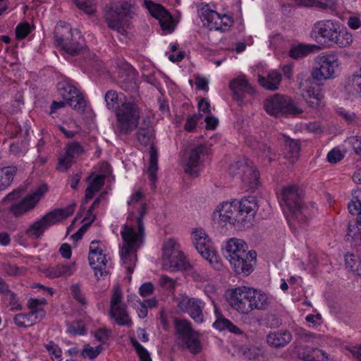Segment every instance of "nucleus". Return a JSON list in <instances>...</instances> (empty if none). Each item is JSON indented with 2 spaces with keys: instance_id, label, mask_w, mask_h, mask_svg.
Listing matches in <instances>:
<instances>
[{
  "instance_id": "nucleus-1",
  "label": "nucleus",
  "mask_w": 361,
  "mask_h": 361,
  "mask_svg": "<svg viewBox=\"0 0 361 361\" xmlns=\"http://www.w3.org/2000/svg\"><path fill=\"white\" fill-rule=\"evenodd\" d=\"M143 196L141 191H137L130 197L128 202L131 207L128 216L129 224H124L121 231L123 241L121 247V258L129 274L134 271L137 262V252L145 240L143 217L146 214V204L141 202Z\"/></svg>"
},
{
  "instance_id": "nucleus-2",
  "label": "nucleus",
  "mask_w": 361,
  "mask_h": 361,
  "mask_svg": "<svg viewBox=\"0 0 361 361\" xmlns=\"http://www.w3.org/2000/svg\"><path fill=\"white\" fill-rule=\"evenodd\" d=\"M311 37L317 42H326L346 47L353 42V35L339 22L324 20L317 22L311 32Z\"/></svg>"
},
{
  "instance_id": "nucleus-3",
  "label": "nucleus",
  "mask_w": 361,
  "mask_h": 361,
  "mask_svg": "<svg viewBox=\"0 0 361 361\" xmlns=\"http://www.w3.org/2000/svg\"><path fill=\"white\" fill-rule=\"evenodd\" d=\"M137 97V95L125 97L124 101L116 107L114 133L118 136L129 135L137 128L141 113Z\"/></svg>"
},
{
  "instance_id": "nucleus-4",
  "label": "nucleus",
  "mask_w": 361,
  "mask_h": 361,
  "mask_svg": "<svg viewBox=\"0 0 361 361\" xmlns=\"http://www.w3.org/2000/svg\"><path fill=\"white\" fill-rule=\"evenodd\" d=\"M54 39L58 45L71 55L78 54L84 47V39L80 32L72 30L68 24L61 22L54 30Z\"/></svg>"
},
{
  "instance_id": "nucleus-5",
  "label": "nucleus",
  "mask_w": 361,
  "mask_h": 361,
  "mask_svg": "<svg viewBox=\"0 0 361 361\" xmlns=\"http://www.w3.org/2000/svg\"><path fill=\"white\" fill-rule=\"evenodd\" d=\"M135 15V1L129 0L123 1L120 5L106 10L104 17L108 26L121 35L126 32L125 21L131 19Z\"/></svg>"
},
{
  "instance_id": "nucleus-6",
  "label": "nucleus",
  "mask_w": 361,
  "mask_h": 361,
  "mask_svg": "<svg viewBox=\"0 0 361 361\" xmlns=\"http://www.w3.org/2000/svg\"><path fill=\"white\" fill-rule=\"evenodd\" d=\"M163 269L171 271L189 270L192 268L180 250L179 245L172 238L164 242L162 247Z\"/></svg>"
},
{
  "instance_id": "nucleus-7",
  "label": "nucleus",
  "mask_w": 361,
  "mask_h": 361,
  "mask_svg": "<svg viewBox=\"0 0 361 361\" xmlns=\"http://www.w3.org/2000/svg\"><path fill=\"white\" fill-rule=\"evenodd\" d=\"M282 200L293 215L300 222H305L311 217L307 207L305 206L298 188L290 185L283 188Z\"/></svg>"
},
{
  "instance_id": "nucleus-8",
  "label": "nucleus",
  "mask_w": 361,
  "mask_h": 361,
  "mask_svg": "<svg viewBox=\"0 0 361 361\" xmlns=\"http://www.w3.org/2000/svg\"><path fill=\"white\" fill-rule=\"evenodd\" d=\"M74 209L70 206L66 209H57L49 212L39 220L32 224L27 234L34 238H39L49 226L73 214Z\"/></svg>"
},
{
  "instance_id": "nucleus-9",
  "label": "nucleus",
  "mask_w": 361,
  "mask_h": 361,
  "mask_svg": "<svg viewBox=\"0 0 361 361\" xmlns=\"http://www.w3.org/2000/svg\"><path fill=\"white\" fill-rule=\"evenodd\" d=\"M264 106L269 115L274 116H295L302 113V110L290 97L279 94L267 98Z\"/></svg>"
},
{
  "instance_id": "nucleus-10",
  "label": "nucleus",
  "mask_w": 361,
  "mask_h": 361,
  "mask_svg": "<svg viewBox=\"0 0 361 361\" xmlns=\"http://www.w3.org/2000/svg\"><path fill=\"white\" fill-rule=\"evenodd\" d=\"M175 329L179 338L183 342V347L192 354H198L202 348L199 339L200 334L194 331L191 323L186 319H176Z\"/></svg>"
},
{
  "instance_id": "nucleus-11",
  "label": "nucleus",
  "mask_w": 361,
  "mask_h": 361,
  "mask_svg": "<svg viewBox=\"0 0 361 361\" xmlns=\"http://www.w3.org/2000/svg\"><path fill=\"white\" fill-rule=\"evenodd\" d=\"M239 216L237 222V230L249 228L252 226L253 221L258 209V204L255 196L244 197L239 201Z\"/></svg>"
},
{
  "instance_id": "nucleus-12",
  "label": "nucleus",
  "mask_w": 361,
  "mask_h": 361,
  "mask_svg": "<svg viewBox=\"0 0 361 361\" xmlns=\"http://www.w3.org/2000/svg\"><path fill=\"white\" fill-rule=\"evenodd\" d=\"M228 301L239 313L248 314L252 312V288L241 286L232 289Z\"/></svg>"
},
{
  "instance_id": "nucleus-13",
  "label": "nucleus",
  "mask_w": 361,
  "mask_h": 361,
  "mask_svg": "<svg viewBox=\"0 0 361 361\" xmlns=\"http://www.w3.org/2000/svg\"><path fill=\"white\" fill-rule=\"evenodd\" d=\"M200 18L204 26L209 30H226L231 25L233 20L226 14H220L215 11L211 10L206 5L200 9Z\"/></svg>"
},
{
  "instance_id": "nucleus-14",
  "label": "nucleus",
  "mask_w": 361,
  "mask_h": 361,
  "mask_svg": "<svg viewBox=\"0 0 361 361\" xmlns=\"http://www.w3.org/2000/svg\"><path fill=\"white\" fill-rule=\"evenodd\" d=\"M122 296L121 290L116 287L110 301V314L118 324L130 326L132 321L128 314L126 305L122 302Z\"/></svg>"
},
{
  "instance_id": "nucleus-15",
  "label": "nucleus",
  "mask_w": 361,
  "mask_h": 361,
  "mask_svg": "<svg viewBox=\"0 0 361 361\" xmlns=\"http://www.w3.org/2000/svg\"><path fill=\"white\" fill-rule=\"evenodd\" d=\"M193 243L196 250L202 257L208 260L211 264L215 262V269H220L221 265L217 262L216 252L212 246V243L204 231L199 229L194 232Z\"/></svg>"
},
{
  "instance_id": "nucleus-16",
  "label": "nucleus",
  "mask_w": 361,
  "mask_h": 361,
  "mask_svg": "<svg viewBox=\"0 0 361 361\" xmlns=\"http://www.w3.org/2000/svg\"><path fill=\"white\" fill-rule=\"evenodd\" d=\"M176 300L177 305L181 311L188 313L197 324L203 322L204 315L202 310L204 307V303L201 300L189 298L183 294L180 295Z\"/></svg>"
},
{
  "instance_id": "nucleus-17",
  "label": "nucleus",
  "mask_w": 361,
  "mask_h": 361,
  "mask_svg": "<svg viewBox=\"0 0 361 361\" xmlns=\"http://www.w3.org/2000/svg\"><path fill=\"white\" fill-rule=\"evenodd\" d=\"M319 67L312 71L313 79L322 80L331 78L338 67V59L335 54H324L319 57Z\"/></svg>"
},
{
  "instance_id": "nucleus-18",
  "label": "nucleus",
  "mask_w": 361,
  "mask_h": 361,
  "mask_svg": "<svg viewBox=\"0 0 361 361\" xmlns=\"http://www.w3.org/2000/svg\"><path fill=\"white\" fill-rule=\"evenodd\" d=\"M144 5L152 16L157 18L162 30L171 32L173 30L171 14L160 4L150 0H144Z\"/></svg>"
},
{
  "instance_id": "nucleus-19",
  "label": "nucleus",
  "mask_w": 361,
  "mask_h": 361,
  "mask_svg": "<svg viewBox=\"0 0 361 361\" xmlns=\"http://www.w3.org/2000/svg\"><path fill=\"white\" fill-rule=\"evenodd\" d=\"M300 89L303 98L310 106L314 109H319L321 106L324 95L318 85H312L310 80H306L300 83Z\"/></svg>"
},
{
  "instance_id": "nucleus-20",
  "label": "nucleus",
  "mask_w": 361,
  "mask_h": 361,
  "mask_svg": "<svg viewBox=\"0 0 361 361\" xmlns=\"http://www.w3.org/2000/svg\"><path fill=\"white\" fill-rule=\"evenodd\" d=\"M239 201L233 200L231 202H223L218 206L216 212L219 213V218L221 221L232 224L237 229V222L239 216Z\"/></svg>"
},
{
  "instance_id": "nucleus-21",
  "label": "nucleus",
  "mask_w": 361,
  "mask_h": 361,
  "mask_svg": "<svg viewBox=\"0 0 361 361\" xmlns=\"http://www.w3.org/2000/svg\"><path fill=\"white\" fill-rule=\"evenodd\" d=\"M207 146L200 145L192 149L184 167L185 173L197 177L200 171V158L207 152Z\"/></svg>"
},
{
  "instance_id": "nucleus-22",
  "label": "nucleus",
  "mask_w": 361,
  "mask_h": 361,
  "mask_svg": "<svg viewBox=\"0 0 361 361\" xmlns=\"http://www.w3.org/2000/svg\"><path fill=\"white\" fill-rule=\"evenodd\" d=\"M248 247L242 239L231 238L228 240L225 247V257L230 264H235L238 262V257H245L248 252Z\"/></svg>"
},
{
  "instance_id": "nucleus-23",
  "label": "nucleus",
  "mask_w": 361,
  "mask_h": 361,
  "mask_svg": "<svg viewBox=\"0 0 361 361\" xmlns=\"http://www.w3.org/2000/svg\"><path fill=\"white\" fill-rule=\"evenodd\" d=\"M60 88L61 91H63V97L69 106L78 111H85L86 102L76 87L71 85H63V87Z\"/></svg>"
},
{
  "instance_id": "nucleus-24",
  "label": "nucleus",
  "mask_w": 361,
  "mask_h": 361,
  "mask_svg": "<svg viewBox=\"0 0 361 361\" xmlns=\"http://www.w3.org/2000/svg\"><path fill=\"white\" fill-rule=\"evenodd\" d=\"M257 254L255 250H249L245 257L240 256L235 264H231L233 270L238 274L248 276L253 271V266L255 262Z\"/></svg>"
},
{
  "instance_id": "nucleus-25",
  "label": "nucleus",
  "mask_w": 361,
  "mask_h": 361,
  "mask_svg": "<svg viewBox=\"0 0 361 361\" xmlns=\"http://www.w3.org/2000/svg\"><path fill=\"white\" fill-rule=\"evenodd\" d=\"M230 88L233 93L234 99L241 101L243 99V93L247 92L253 94L255 90L252 87L245 76H240L230 82Z\"/></svg>"
},
{
  "instance_id": "nucleus-26",
  "label": "nucleus",
  "mask_w": 361,
  "mask_h": 361,
  "mask_svg": "<svg viewBox=\"0 0 361 361\" xmlns=\"http://www.w3.org/2000/svg\"><path fill=\"white\" fill-rule=\"evenodd\" d=\"M291 333L288 330L270 332L267 336L268 345L274 348L279 349L287 345L292 340Z\"/></svg>"
},
{
  "instance_id": "nucleus-27",
  "label": "nucleus",
  "mask_w": 361,
  "mask_h": 361,
  "mask_svg": "<svg viewBox=\"0 0 361 361\" xmlns=\"http://www.w3.org/2000/svg\"><path fill=\"white\" fill-rule=\"evenodd\" d=\"M272 302L273 298L270 294L252 288V311L267 310Z\"/></svg>"
},
{
  "instance_id": "nucleus-28",
  "label": "nucleus",
  "mask_w": 361,
  "mask_h": 361,
  "mask_svg": "<svg viewBox=\"0 0 361 361\" xmlns=\"http://www.w3.org/2000/svg\"><path fill=\"white\" fill-rule=\"evenodd\" d=\"M88 259L90 265L94 270V275L97 279H99V276H106L109 273L110 265H109V260L104 252L96 254V257H94V261L91 259L90 256H88Z\"/></svg>"
},
{
  "instance_id": "nucleus-29",
  "label": "nucleus",
  "mask_w": 361,
  "mask_h": 361,
  "mask_svg": "<svg viewBox=\"0 0 361 361\" xmlns=\"http://www.w3.org/2000/svg\"><path fill=\"white\" fill-rule=\"evenodd\" d=\"M118 84L122 90L126 92L136 94L138 90V85L136 80V75L133 71L121 72L118 77Z\"/></svg>"
},
{
  "instance_id": "nucleus-30",
  "label": "nucleus",
  "mask_w": 361,
  "mask_h": 361,
  "mask_svg": "<svg viewBox=\"0 0 361 361\" xmlns=\"http://www.w3.org/2000/svg\"><path fill=\"white\" fill-rule=\"evenodd\" d=\"M37 203V200L35 199L33 195H27L18 202L13 203L10 210L16 216H19L32 209Z\"/></svg>"
},
{
  "instance_id": "nucleus-31",
  "label": "nucleus",
  "mask_w": 361,
  "mask_h": 361,
  "mask_svg": "<svg viewBox=\"0 0 361 361\" xmlns=\"http://www.w3.org/2000/svg\"><path fill=\"white\" fill-rule=\"evenodd\" d=\"M158 171V150L154 144H151L149 149V162L147 171L152 188H156L157 172Z\"/></svg>"
},
{
  "instance_id": "nucleus-32",
  "label": "nucleus",
  "mask_w": 361,
  "mask_h": 361,
  "mask_svg": "<svg viewBox=\"0 0 361 361\" xmlns=\"http://www.w3.org/2000/svg\"><path fill=\"white\" fill-rule=\"evenodd\" d=\"M75 271L74 264H59L54 267H50L44 271L46 276L50 279H55L61 276H71Z\"/></svg>"
},
{
  "instance_id": "nucleus-33",
  "label": "nucleus",
  "mask_w": 361,
  "mask_h": 361,
  "mask_svg": "<svg viewBox=\"0 0 361 361\" xmlns=\"http://www.w3.org/2000/svg\"><path fill=\"white\" fill-rule=\"evenodd\" d=\"M258 80L264 88L274 91L279 89L281 80V75L276 71H272L269 73L266 78L259 75Z\"/></svg>"
},
{
  "instance_id": "nucleus-34",
  "label": "nucleus",
  "mask_w": 361,
  "mask_h": 361,
  "mask_svg": "<svg viewBox=\"0 0 361 361\" xmlns=\"http://www.w3.org/2000/svg\"><path fill=\"white\" fill-rule=\"evenodd\" d=\"M228 172L230 175L232 176H235L239 175L240 177H241V175L243 173H248L249 174L253 175V171L250 169V165L247 162L244 161H239L237 162H235L233 164H231L228 168ZM256 173H254L253 177L252 178V185H255L256 184Z\"/></svg>"
},
{
  "instance_id": "nucleus-35",
  "label": "nucleus",
  "mask_w": 361,
  "mask_h": 361,
  "mask_svg": "<svg viewBox=\"0 0 361 361\" xmlns=\"http://www.w3.org/2000/svg\"><path fill=\"white\" fill-rule=\"evenodd\" d=\"M106 176L104 175H97L90 183L85 189L84 202L87 203L93 198L94 195L99 192L104 184Z\"/></svg>"
},
{
  "instance_id": "nucleus-36",
  "label": "nucleus",
  "mask_w": 361,
  "mask_h": 361,
  "mask_svg": "<svg viewBox=\"0 0 361 361\" xmlns=\"http://www.w3.org/2000/svg\"><path fill=\"white\" fill-rule=\"evenodd\" d=\"M47 300L44 298H31L27 302V307L30 312L35 315V319L41 321L46 315L43 306L46 305Z\"/></svg>"
},
{
  "instance_id": "nucleus-37",
  "label": "nucleus",
  "mask_w": 361,
  "mask_h": 361,
  "mask_svg": "<svg viewBox=\"0 0 361 361\" xmlns=\"http://www.w3.org/2000/svg\"><path fill=\"white\" fill-rule=\"evenodd\" d=\"M319 49V47L316 44H300L293 47L290 50L289 55L292 59H299Z\"/></svg>"
},
{
  "instance_id": "nucleus-38",
  "label": "nucleus",
  "mask_w": 361,
  "mask_h": 361,
  "mask_svg": "<svg viewBox=\"0 0 361 361\" xmlns=\"http://www.w3.org/2000/svg\"><path fill=\"white\" fill-rule=\"evenodd\" d=\"M216 320L214 322L213 326L219 331L228 330L235 334H240L241 331L238 327L234 325L231 321L224 317L216 309H215Z\"/></svg>"
},
{
  "instance_id": "nucleus-39",
  "label": "nucleus",
  "mask_w": 361,
  "mask_h": 361,
  "mask_svg": "<svg viewBox=\"0 0 361 361\" xmlns=\"http://www.w3.org/2000/svg\"><path fill=\"white\" fill-rule=\"evenodd\" d=\"M346 90L353 95L361 97V68L349 78Z\"/></svg>"
},
{
  "instance_id": "nucleus-40",
  "label": "nucleus",
  "mask_w": 361,
  "mask_h": 361,
  "mask_svg": "<svg viewBox=\"0 0 361 361\" xmlns=\"http://www.w3.org/2000/svg\"><path fill=\"white\" fill-rule=\"evenodd\" d=\"M16 171L15 166H6L0 169V190L6 189L10 185Z\"/></svg>"
},
{
  "instance_id": "nucleus-41",
  "label": "nucleus",
  "mask_w": 361,
  "mask_h": 361,
  "mask_svg": "<svg viewBox=\"0 0 361 361\" xmlns=\"http://www.w3.org/2000/svg\"><path fill=\"white\" fill-rule=\"evenodd\" d=\"M320 354V349L317 348H311L310 346L304 345L296 347V354L298 358L304 361H312L317 354Z\"/></svg>"
},
{
  "instance_id": "nucleus-42",
  "label": "nucleus",
  "mask_w": 361,
  "mask_h": 361,
  "mask_svg": "<svg viewBox=\"0 0 361 361\" xmlns=\"http://www.w3.org/2000/svg\"><path fill=\"white\" fill-rule=\"evenodd\" d=\"M14 322L19 327L31 326L33 324L40 322L38 319H35L30 312L27 313H19L14 317Z\"/></svg>"
},
{
  "instance_id": "nucleus-43",
  "label": "nucleus",
  "mask_w": 361,
  "mask_h": 361,
  "mask_svg": "<svg viewBox=\"0 0 361 361\" xmlns=\"http://www.w3.org/2000/svg\"><path fill=\"white\" fill-rule=\"evenodd\" d=\"M285 153L289 158H298L300 152V143L298 140L285 138Z\"/></svg>"
},
{
  "instance_id": "nucleus-44",
  "label": "nucleus",
  "mask_w": 361,
  "mask_h": 361,
  "mask_svg": "<svg viewBox=\"0 0 361 361\" xmlns=\"http://www.w3.org/2000/svg\"><path fill=\"white\" fill-rule=\"evenodd\" d=\"M1 269L6 276L13 277L23 276L26 272V268L24 267H18L11 263H2Z\"/></svg>"
},
{
  "instance_id": "nucleus-45",
  "label": "nucleus",
  "mask_w": 361,
  "mask_h": 361,
  "mask_svg": "<svg viewBox=\"0 0 361 361\" xmlns=\"http://www.w3.org/2000/svg\"><path fill=\"white\" fill-rule=\"evenodd\" d=\"M137 141L142 145L147 146L150 144L151 139L153 136L152 130L149 128V123L145 126L138 128L136 133Z\"/></svg>"
},
{
  "instance_id": "nucleus-46",
  "label": "nucleus",
  "mask_w": 361,
  "mask_h": 361,
  "mask_svg": "<svg viewBox=\"0 0 361 361\" xmlns=\"http://www.w3.org/2000/svg\"><path fill=\"white\" fill-rule=\"evenodd\" d=\"M250 169L253 171V173H256V184L253 186L252 185V183H250L251 181L252 182V178L253 177L254 174L252 175L249 174L248 173H243L240 178L247 190H254L257 189L259 185V173L254 166L250 165Z\"/></svg>"
},
{
  "instance_id": "nucleus-47",
  "label": "nucleus",
  "mask_w": 361,
  "mask_h": 361,
  "mask_svg": "<svg viewBox=\"0 0 361 361\" xmlns=\"http://www.w3.org/2000/svg\"><path fill=\"white\" fill-rule=\"evenodd\" d=\"M104 100L106 102V106L109 110H114L116 111V109L118 105L119 96L118 92L114 90H108L104 95Z\"/></svg>"
},
{
  "instance_id": "nucleus-48",
  "label": "nucleus",
  "mask_w": 361,
  "mask_h": 361,
  "mask_svg": "<svg viewBox=\"0 0 361 361\" xmlns=\"http://www.w3.org/2000/svg\"><path fill=\"white\" fill-rule=\"evenodd\" d=\"M130 343L134 347L140 361H152L149 352L135 338H131Z\"/></svg>"
},
{
  "instance_id": "nucleus-49",
  "label": "nucleus",
  "mask_w": 361,
  "mask_h": 361,
  "mask_svg": "<svg viewBox=\"0 0 361 361\" xmlns=\"http://www.w3.org/2000/svg\"><path fill=\"white\" fill-rule=\"evenodd\" d=\"M83 152L84 149L82 146L78 142H72L66 145V153L73 159Z\"/></svg>"
},
{
  "instance_id": "nucleus-50",
  "label": "nucleus",
  "mask_w": 361,
  "mask_h": 361,
  "mask_svg": "<svg viewBox=\"0 0 361 361\" xmlns=\"http://www.w3.org/2000/svg\"><path fill=\"white\" fill-rule=\"evenodd\" d=\"M74 3L80 10L88 14L93 13L96 10V4L92 0H74Z\"/></svg>"
},
{
  "instance_id": "nucleus-51",
  "label": "nucleus",
  "mask_w": 361,
  "mask_h": 361,
  "mask_svg": "<svg viewBox=\"0 0 361 361\" xmlns=\"http://www.w3.org/2000/svg\"><path fill=\"white\" fill-rule=\"evenodd\" d=\"M67 331L73 335H84L86 328L82 321H75L69 325Z\"/></svg>"
},
{
  "instance_id": "nucleus-52",
  "label": "nucleus",
  "mask_w": 361,
  "mask_h": 361,
  "mask_svg": "<svg viewBox=\"0 0 361 361\" xmlns=\"http://www.w3.org/2000/svg\"><path fill=\"white\" fill-rule=\"evenodd\" d=\"M102 348L99 345L95 348L90 346L89 344H85L81 352V355L83 357H88L91 360L94 359L101 353Z\"/></svg>"
},
{
  "instance_id": "nucleus-53",
  "label": "nucleus",
  "mask_w": 361,
  "mask_h": 361,
  "mask_svg": "<svg viewBox=\"0 0 361 361\" xmlns=\"http://www.w3.org/2000/svg\"><path fill=\"white\" fill-rule=\"evenodd\" d=\"M31 32V27L27 23H22L16 28V36L18 39L25 38Z\"/></svg>"
},
{
  "instance_id": "nucleus-54",
  "label": "nucleus",
  "mask_w": 361,
  "mask_h": 361,
  "mask_svg": "<svg viewBox=\"0 0 361 361\" xmlns=\"http://www.w3.org/2000/svg\"><path fill=\"white\" fill-rule=\"evenodd\" d=\"M345 262L346 267L352 271H355L361 264L360 258L353 254H346L345 255Z\"/></svg>"
},
{
  "instance_id": "nucleus-55",
  "label": "nucleus",
  "mask_w": 361,
  "mask_h": 361,
  "mask_svg": "<svg viewBox=\"0 0 361 361\" xmlns=\"http://www.w3.org/2000/svg\"><path fill=\"white\" fill-rule=\"evenodd\" d=\"M74 159L66 153L63 157L59 158L57 169L61 171H67L73 164Z\"/></svg>"
},
{
  "instance_id": "nucleus-56",
  "label": "nucleus",
  "mask_w": 361,
  "mask_h": 361,
  "mask_svg": "<svg viewBox=\"0 0 361 361\" xmlns=\"http://www.w3.org/2000/svg\"><path fill=\"white\" fill-rule=\"evenodd\" d=\"M71 291L73 298L81 305L87 304L85 297L82 294L80 287L78 284H73L71 286Z\"/></svg>"
},
{
  "instance_id": "nucleus-57",
  "label": "nucleus",
  "mask_w": 361,
  "mask_h": 361,
  "mask_svg": "<svg viewBox=\"0 0 361 361\" xmlns=\"http://www.w3.org/2000/svg\"><path fill=\"white\" fill-rule=\"evenodd\" d=\"M201 117V114L188 116L184 126L185 130L188 132L193 131L196 128L197 121Z\"/></svg>"
},
{
  "instance_id": "nucleus-58",
  "label": "nucleus",
  "mask_w": 361,
  "mask_h": 361,
  "mask_svg": "<svg viewBox=\"0 0 361 361\" xmlns=\"http://www.w3.org/2000/svg\"><path fill=\"white\" fill-rule=\"evenodd\" d=\"M44 347L51 356L56 358H60L61 357L62 350L54 341H49V343L44 345Z\"/></svg>"
},
{
  "instance_id": "nucleus-59",
  "label": "nucleus",
  "mask_w": 361,
  "mask_h": 361,
  "mask_svg": "<svg viewBox=\"0 0 361 361\" xmlns=\"http://www.w3.org/2000/svg\"><path fill=\"white\" fill-rule=\"evenodd\" d=\"M260 350L255 346L243 349V355L247 360H255L259 355Z\"/></svg>"
},
{
  "instance_id": "nucleus-60",
  "label": "nucleus",
  "mask_w": 361,
  "mask_h": 361,
  "mask_svg": "<svg viewBox=\"0 0 361 361\" xmlns=\"http://www.w3.org/2000/svg\"><path fill=\"white\" fill-rule=\"evenodd\" d=\"M100 242L99 240H93L90 245V252L89 256L91 257V259L94 261L96 257V254L103 253L104 250L99 245Z\"/></svg>"
},
{
  "instance_id": "nucleus-61",
  "label": "nucleus",
  "mask_w": 361,
  "mask_h": 361,
  "mask_svg": "<svg viewBox=\"0 0 361 361\" xmlns=\"http://www.w3.org/2000/svg\"><path fill=\"white\" fill-rule=\"evenodd\" d=\"M343 155L341 151L338 149H331L327 154V159L331 163H336L341 160Z\"/></svg>"
},
{
  "instance_id": "nucleus-62",
  "label": "nucleus",
  "mask_w": 361,
  "mask_h": 361,
  "mask_svg": "<svg viewBox=\"0 0 361 361\" xmlns=\"http://www.w3.org/2000/svg\"><path fill=\"white\" fill-rule=\"evenodd\" d=\"M348 207L352 215H356L361 212V202L358 199L352 200Z\"/></svg>"
},
{
  "instance_id": "nucleus-63",
  "label": "nucleus",
  "mask_w": 361,
  "mask_h": 361,
  "mask_svg": "<svg viewBox=\"0 0 361 361\" xmlns=\"http://www.w3.org/2000/svg\"><path fill=\"white\" fill-rule=\"evenodd\" d=\"M153 291L154 286L150 282L142 284L139 289L140 294L143 297H146L151 295L153 293Z\"/></svg>"
},
{
  "instance_id": "nucleus-64",
  "label": "nucleus",
  "mask_w": 361,
  "mask_h": 361,
  "mask_svg": "<svg viewBox=\"0 0 361 361\" xmlns=\"http://www.w3.org/2000/svg\"><path fill=\"white\" fill-rule=\"evenodd\" d=\"M338 113L348 123L353 122L356 118V114L355 113L346 111L343 109H340Z\"/></svg>"
}]
</instances>
